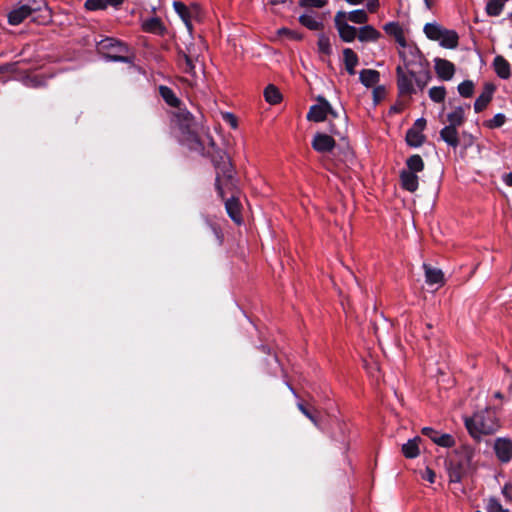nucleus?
<instances>
[{"label": "nucleus", "mask_w": 512, "mask_h": 512, "mask_svg": "<svg viewBox=\"0 0 512 512\" xmlns=\"http://www.w3.org/2000/svg\"><path fill=\"white\" fill-rule=\"evenodd\" d=\"M97 50L106 62H120L131 64L133 58L128 56L129 48L124 42L107 37L97 43Z\"/></svg>", "instance_id": "4"}, {"label": "nucleus", "mask_w": 512, "mask_h": 512, "mask_svg": "<svg viewBox=\"0 0 512 512\" xmlns=\"http://www.w3.org/2000/svg\"><path fill=\"white\" fill-rule=\"evenodd\" d=\"M449 68H450V78H451L454 73V65L452 63H450Z\"/></svg>", "instance_id": "58"}, {"label": "nucleus", "mask_w": 512, "mask_h": 512, "mask_svg": "<svg viewBox=\"0 0 512 512\" xmlns=\"http://www.w3.org/2000/svg\"><path fill=\"white\" fill-rule=\"evenodd\" d=\"M494 90H495V87H494L493 84L486 83L484 85V89H483L482 93L486 94V95H489V96H492V94L494 93Z\"/></svg>", "instance_id": "52"}, {"label": "nucleus", "mask_w": 512, "mask_h": 512, "mask_svg": "<svg viewBox=\"0 0 512 512\" xmlns=\"http://www.w3.org/2000/svg\"><path fill=\"white\" fill-rule=\"evenodd\" d=\"M493 66L497 75L502 79H508L511 75L510 64L503 56L494 58Z\"/></svg>", "instance_id": "24"}, {"label": "nucleus", "mask_w": 512, "mask_h": 512, "mask_svg": "<svg viewBox=\"0 0 512 512\" xmlns=\"http://www.w3.org/2000/svg\"><path fill=\"white\" fill-rule=\"evenodd\" d=\"M359 80L362 85L370 88L380 80V73L374 69H363L359 72Z\"/></svg>", "instance_id": "20"}, {"label": "nucleus", "mask_w": 512, "mask_h": 512, "mask_svg": "<svg viewBox=\"0 0 512 512\" xmlns=\"http://www.w3.org/2000/svg\"><path fill=\"white\" fill-rule=\"evenodd\" d=\"M286 385L288 386L290 391L296 396V392H295L294 388L289 383H286Z\"/></svg>", "instance_id": "60"}, {"label": "nucleus", "mask_w": 512, "mask_h": 512, "mask_svg": "<svg viewBox=\"0 0 512 512\" xmlns=\"http://www.w3.org/2000/svg\"><path fill=\"white\" fill-rule=\"evenodd\" d=\"M347 18L348 20L356 24H363L368 20L367 13L364 9H356L347 13L346 19Z\"/></svg>", "instance_id": "32"}, {"label": "nucleus", "mask_w": 512, "mask_h": 512, "mask_svg": "<svg viewBox=\"0 0 512 512\" xmlns=\"http://www.w3.org/2000/svg\"><path fill=\"white\" fill-rule=\"evenodd\" d=\"M223 117L226 120V122L231 125L232 128L237 127V119L232 113L227 112L224 114Z\"/></svg>", "instance_id": "49"}, {"label": "nucleus", "mask_w": 512, "mask_h": 512, "mask_svg": "<svg viewBox=\"0 0 512 512\" xmlns=\"http://www.w3.org/2000/svg\"><path fill=\"white\" fill-rule=\"evenodd\" d=\"M377 92H378V89H375V90H374V97H375V98H376V96H377Z\"/></svg>", "instance_id": "63"}, {"label": "nucleus", "mask_w": 512, "mask_h": 512, "mask_svg": "<svg viewBox=\"0 0 512 512\" xmlns=\"http://www.w3.org/2000/svg\"><path fill=\"white\" fill-rule=\"evenodd\" d=\"M469 435L476 441L494 435L501 428V421L495 408L485 407L463 418Z\"/></svg>", "instance_id": "2"}, {"label": "nucleus", "mask_w": 512, "mask_h": 512, "mask_svg": "<svg viewBox=\"0 0 512 512\" xmlns=\"http://www.w3.org/2000/svg\"><path fill=\"white\" fill-rule=\"evenodd\" d=\"M278 34L280 36H282V35L286 36L287 38L292 39V40H301L302 39L301 34H299L296 31L290 30L288 28H280L278 30Z\"/></svg>", "instance_id": "43"}, {"label": "nucleus", "mask_w": 512, "mask_h": 512, "mask_svg": "<svg viewBox=\"0 0 512 512\" xmlns=\"http://www.w3.org/2000/svg\"><path fill=\"white\" fill-rule=\"evenodd\" d=\"M435 70L439 77L448 80V61L441 58H435Z\"/></svg>", "instance_id": "33"}, {"label": "nucleus", "mask_w": 512, "mask_h": 512, "mask_svg": "<svg viewBox=\"0 0 512 512\" xmlns=\"http://www.w3.org/2000/svg\"><path fill=\"white\" fill-rule=\"evenodd\" d=\"M143 29L146 32L162 34L165 30L162 21L158 17H151L143 22Z\"/></svg>", "instance_id": "28"}, {"label": "nucleus", "mask_w": 512, "mask_h": 512, "mask_svg": "<svg viewBox=\"0 0 512 512\" xmlns=\"http://www.w3.org/2000/svg\"><path fill=\"white\" fill-rule=\"evenodd\" d=\"M401 184L404 189L409 192H414L418 188V176L407 170L400 173Z\"/></svg>", "instance_id": "22"}, {"label": "nucleus", "mask_w": 512, "mask_h": 512, "mask_svg": "<svg viewBox=\"0 0 512 512\" xmlns=\"http://www.w3.org/2000/svg\"><path fill=\"white\" fill-rule=\"evenodd\" d=\"M159 94L169 106L180 108L181 101L171 88L161 85L159 86Z\"/></svg>", "instance_id": "26"}, {"label": "nucleus", "mask_w": 512, "mask_h": 512, "mask_svg": "<svg viewBox=\"0 0 512 512\" xmlns=\"http://www.w3.org/2000/svg\"><path fill=\"white\" fill-rule=\"evenodd\" d=\"M492 96L481 93L474 103V109L476 112H481L491 101Z\"/></svg>", "instance_id": "37"}, {"label": "nucleus", "mask_w": 512, "mask_h": 512, "mask_svg": "<svg viewBox=\"0 0 512 512\" xmlns=\"http://www.w3.org/2000/svg\"><path fill=\"white\" fill-rule=\"evenodd\" d=\"M183 70L185 73L190 74L192 76L195 75V65L192 58L186 54H183Z\"/></svg>", "instance_id": "40"}, {"label": "nucleus", "mask_w": 512, "mask_h": 512, "mask_svg": "<svg viewBox=\"0 0 512 512\" xmlns=\"http://www.w3.org/2000/svg\"><path fill=\"white\" fill-rule=\"evenodd\" d=\"M502 492L507 500L512 501V484H506Z\"/></svg>", "instance_id": "50"}, {"label": "nucleus", "mask_w": 512, "mask_h": 512, "mask_svg": "<svg viewBox=\"0 0 512 512\" xmlns=\"http://www.w3.org/2000/svg\"><path fill=\"white\" fill-rule=\"evenodd\" d=\"M421 441L422 439L419 436L409 439L406 443L402 445L401 451L403 455L408 459L416 458L420 453L419 443Z\"/></svg>", "instance_id": "19"}, {"label": "nucleus", "mask_w": 512, "mask_h": 512, "mask_svg": "<svg viewBox=\"0 0 512 512\" xmlns=\"http://www.w3.org/2000/svg\"><path fill=\"white\" fill-rule=\"evenodd\" d=\"M423 269L425 272V282L429 286H435L438 288L444 283V273L441 269L433 267L429 264L424 263Z\"/></svg>", "instance_id": "16"}, {"label": "nucleus", "mask_w": 512, "mask_h": 512, "mask_svg": "<svg viewBox=\"0 0 512 512\" xmlns=\"http://www.w3.org/2000/svg\"><path fill=\"white\" fill-rule=\"evenodd\" d=\"M423 31L427 38L433 41H438L442 47L448 48V29H445L438 23L433 22L425 24Z\"/></svg>", "instance_id": "12"}, {"label": "nucleus", "mask_w": 512, "mask_h": 512, "mask_svg": "<svg viewBox=\"0 0 512 512\" xmlns=\"http://www.w3.org/2000/svg\"><path fill=\"white\" fill-rule=\"evenodd\" d=\"M264 98L269 104L275 105L282 100V95L276 86L269 84L264 90Z\"/></svg>", "instance_id": "29"}, {"label": "nucleus", "mask_w": 512, "mask_h": 512, "mask_svg": "<svg viewBox=\"0 0 512 512\" xmlns=\"http://www.w3.org/2000/svg\"><path fill=\"white\" fill-rule=\"evenodd\" d=\"M204 140L205 153L202 155L211 157L216 169V175L226 173L228 170L233 169L229 155L225 151L215 147V143L209 134L204 135Z\"/></svg>", "instance_id": "5"}, {"label": "nucleus", "mask_w": 512, "mask_h": 512, "mask_svg": "<svg viewBox=\"0 0 512 512\" xmlns=\"http://www.w3.org/2000/svg\"><path fill=\"white\" fill-rule=\"evenodd\" d=\"M317 102V104L310 107L307 119L314 122H323L326 120L328 111H331V104L323 96H318Z\"/></svg>", "instance_id": "11"}, {"label": "nucleus", "mask_w": 512, "mask_h": 512, "mask_svg": "<svg viewBox=\"0 0 512 512\" xmlns=\"http://www.w3.org/2000/svg\"><path fill=\"white\" fill-rule=\"evenodd\" d=\"M298 409L311 421L314 423V425H318L317 424V420L316 418L314 417V415L302 404V403H298Z\"/></svg>", "instance_id": "47"}, {"label": "nucleus", "mask_w": 512, "mask_h": 512, "mask_svg": "<svg viewBox=\"0 0 512 512\" xmlns=\"http://www.w3.org/2000/svg\"><path fill=\"white\" fill-rule=\"evenodd\" d=\"M318 46L321 52L329 54L330 53V43L329 39L325 36H321L318 40Z\"/></svg>", "instance_id": "45"}, {"label": "nucleus", "mask_w": 512, "mask_h": 512, "mask_svg": "<svg viewBox=\"0 0 512 512\" xmlns=\"http://www.w3.org/2000/svg\"><path fill=\"white\" fill-rule=\"evenodd\" d=\"M172 123L181 145L199 154L205 153L204 136L201 137L198 134V124L188 110L178 108L177 111L173 113Z\"/></svg>", "instance_id": "1"}, {"label": "nucleus", "mask_w": 512, "mask_h": 512, "mask_svg": "<svg viewBox=\"0 0 512 512\" xmlns=\"http://www.w3.org/2000/svg\"><path fill=\"white\" fill-rule=\"evenodd\" d=\"M487 512H508L507 509H504L500 502L495 498H490L486 505Z\"/></svg>", "instance_id": "39"}, {"label": "nucleus", "mask_w": 512, "mask_h": 512, "mask_svg": "<svg viewBox=\"0 0 512 512\" xmlns=\"http://www.w3.org/2000/svg\"><path fill=\"white\" fill-rule=\"evenodd\" d=\"M401 56L404 59L406 71L400 65L396 69L399 92L400 94L408 95L417 93V89L414 86L415 69L411 66L416 65L417 63L421 65L420 52L417 48H412L409 50L408 55L406 52H401Z\"/></svg>", "instance_id": "3"}, {"label": "nucleus", "mask_w": 512, "mask_h": 512, "mask_svg": "<svg viewBox=\"0 0 512 512\" xmlns=\"http://www.w3.org/2000/svg\"><path fill=\"white\" fill-rule=\"evenodd\" d=\"M445 94H446V91H445V88L443 86L442 87H432L429 90V97L434 102H442V101H444Z\"/></svg>", "instance_id": "36"}, {"label": "nucleus", "mask_w": 512, "mask_h": 512, "mask_svg": "<svg viewBox=\"0 0 512 512\" xmlns=\"http://www.w3.org/2000/svg\"><path fill=\"white\" fill-rule=\"evenodd\" d=\"M384 30L387 34L395 36L397 41L404 47L402 52L409 54V50L413 47H406L404 44L403 33L400 25L397 22H389L384 25Z\"/></svg>", "instance_id": "23"}, {"label": "nucleus", "mask_w": 512, "mask_h": 512, "mask_svg": "<svg viewBox=\"0 0 512 512\" xmlns=\"http://www.w3.org/2000/svg\"><path fill=\"white\" fill-rule=\"evenodd\" d=\"M380 37V33L370 25L360 28L358 32V39L361 42H374Z\"/></svg>", "instance_id": "27"}, {"label": "nucleus", "mask_w": 512, "mask_h": 512, "mask_svg": "<svg viewBox=\"0 0 512 512\" xmlns=\"http://www.w3.org/2000/svg\"><path fill=\"white\" fill-rule=\"evenodd\" d=\"M173 7L175 12L180 16V18L183 20L185 25L188 29H191V23H190V12L187 8V6L179 1L173 2Z\"/></svg>", "instance_id": "30"}, {"label": "nucleus", "mask_w": 512, "mask_h": 512, "mask_svg": "<svg viewBox=\"0 0 512 512\" xmlns=\"http://www.w3.org/2000/svg\"><path fill=\"white\" fill-rule=\"evenodd\" d=\"M440 138L448 143V125L444 126L440 131Z\"/></svg>", "instance_id": "54"}, {"label": "nucleus", "mask_w": 512, "mask_h": 512, "mask_svg": "<svg viewBox=\"0 0 512 512\" xmlns=\"http://www.w3.org/2000/svg\"><path fill=\"white\" fill-rule=\"evenodd\" d=\"M422 477L425 480L429 481L430 483H434L435 482V478H436V474H435V472L432 469L427 467L425 472L423 473Z\"/></svg>", "instance_id": "48"}, {"label": "nucleus", "mask_w": 512, "mask_h": 512, "mask_svg": "<svg viewBox=\"0 0 512 512\" xmlns=\"http://www.w3.org/2000/svg\"><path fill=\"white\" fill-rule=\"evenodd\" d=\"M335 144V140L325 133H316L311 143L313 149L319 153L332 151Z\"/></svg>", "instance_id": "15"}, {"label": "nucleus", "mask_w": 512, "mask_h": 512, "mask_svg": "<svg viewBox=\"0 0 512 512\" xmlns=\"http://www.w3.org/2000/svg\"><path fill=\"white\" fill-rule=\"evenodd\" d=\"M472 449L463 447L460 451H455V456L450 459V483L457 482L468 470L472 460Z\"/></svg>", "instance_id": "6"}, {"label": "nucleus", "mask_w": 512, "mask_h": 512, "mask_svg": "<svg viewBox=\"0 0 512 512\" xmlns=\"http://www.w3.org/2000/svg\"><path fill=\"white\" fill-rule=\"evenodd\" d=\"M493 448L498 460L502 463H507L512 459V441L509 438L495 439Z\"/></svg>", "instance_id": "13"}, {"label": "nucleus", "mask_w": 512, "mask_h": 512, "mask_svg": "<svg viewBox=\"0 0 512 512\" xmlns=\"http://www.w3.org/2000/svg\"><path fill=\"white\" fill-rule=\"evenodd\" d=\"M287 0H278V4L285 3Z\"/></svg>", "instance_id": "64"}, {"label": "nucleus", "mask_w": 512, "mask_h": 512, "mask_svg": "<svg viewBox=\"0 0 512 512\" xmlns=\"http://www.w3.org/2000/svg\"><path fill=\"white\" fill-rule=\"evenodd\" d=\"M225 209L229 217L237 224L241 223L240 203L238 197L233 193L225 200Z\"/></svg>", "instance_id": "17"}, {"label": "nucleus", "mask_w": 512, "mask_h": 512, "mask_svg": "<svg viewBox=\"0 0 512 512\" xmlns=\"http://www.w3.org/2000/svg\"><path fill=\"white\" fill-rule=\"evenodd\" d=\"M458 121H459V117L456 114L455 115L450 114V125L454 124L455 122H458ZM449 140H450V146L456 147V145L458 143L457 137H456V131L451 126H450Z\"/></svg>", "instance_id": "41"}, {"label": "nucleus", "mask_w": 512, "mask_h": 512, "mask_svg": "<svg viewBox=\"0 0 512 512\" xmlns=\"http://www.w3.org/2000/svg\"><path fill=\"white\" fill-rule=\"evenodd\" d=\"M346 15L347 13L344 11H338L335 15V26L338 30L340 38L344 42H352L355 40L356 37H358L357 29L349 25L346 21Z\"/></svg>", "instance_id": "9"}, {"label": "nucleus", "mask_w": 512, "mask_h": 512, "mask_svg": "<svg viewBox=\"0 0 512 512\" xmlns=\"http://www.w3.org/2000/svg\"><path fill=\"white\" fill-rule=\"evenodd\" d=\"M25 85L32 88H38L43 85V81L38 77H27L25 79Z\"/></svg>", "instance_id": "46"}, {"label": "nucleus", "mask_w": 512, "mask_h": 512, "mask_svg": "<svg viewBox=\"0 0 512 512\" xmlns=\"http://www.w3.org/2000/svg\"><path fill=\"white\" fill-rule=\"evenodd\" d=\"M272 360L274 361V363H275L276 365H278V359H277V357H276V356H275V357H273V358H272Z\"/></svg>", "instance_id": "61"}, {"label": "nucleus", "mask_w": 512, "mask_h": 512, "mask_svg": "<svg viewBox=\"0 0 512 512\" xmlns=\"http://www.w3.org/2000/svg\"><path fill=\"white\" fill-rule=\"evenodd\" d=\"M449 37H450L449 38L450 39L449 40L450 41L449 42L450 43V49H453V48H455L457 46L458 35H457V33L455 31L450 30V36Z\"/></svg>", "instance_id": "51"}, {"label": "nucleus", "mask_w": 512, "mask_h": 512, "mask_svg": "<svg viewBox=\"0 0 512 512\" xmlns=\"http://www.w3.org/2000/svg\"><path fill=\"white\" fill-rule=\"evenodd\" d=\"M328 115L332 117V120L329 123V132L331 134L343 137L347 128V117L345 115L340 116L332 106L331 111H328Z\"/></svg>", "instance_id": "14"}, {"label": "nucleus", "mask_w": 512, "mask_h": 512, "mask_svg": "<svg viewBox=\"0 0 512 512\" xmlns=\"http://www.w3.org/2000/svg\"><path fill=\"white\" fill-rule=\"evenodd\" d=\"M494 396H495V398H498V399H502V398H503V395H502V393H501V392H496V393L494 394Z\"/></svg>", "instance_id": "59"}, {"label": "nucleus", "mask_w": 512, "mask_h": 512, "mask_svg": "<svg viewBox=\"0 0 512 512\" xmlns=\"http://www.w3.org/2000/svg\"><path fill=\"white\" fill-rule=\"evenodd\" d=\"M378 5H379L378 0H367V3H366L367 9L370 12H374L376 10V8L378 7Z\"/></svg>", "instance_id": "53"}, {"label": "nucleus", "mask_w": 512, "mask_h": 512, "mask_svg": "<svg viewBox=\"0 0 512 512\" xmlns=\"http://www.w3.org/2000/svg\"><path fill=\"white\" fill-rule=\"evenodd\" d=\"M406 165L408 167L407 171L412 173L420 172L424 168L423 160L417 154L410 156L406 161Z\"/></svg>", "instance_id": "31"}, {"label": "nucleus", "mask_w": 512, "mask_h": 512, "mask_svg": "<svg viewBox=\"0 0 512 512\" xmlns=\"http://www.w3.org/2000/svg\"><path fill=\"white\" fill-rule=\"evenodd\" d=\"M422 434L440 447H448V433H441L432 427H423Z\"/></svg>", "instance_id": "18"}, {"label": "nucleus", "mask_w": 512, "mask_h": 512, "mask_svg": "<svg viewBox=\"0 0 512 512\" xmlns=\"http://www.w3.org/2000/svg\"><path fill=\"white\" fill-rule=\"evenodd\" d=\"M474 91V84L470 80L463 81L458 85V92L462 97H471Z\"/></svg>", "instance_id": "34"}, {"label": "nucleus", "mask_w": 512, "mask_h": 512, "mask_svg": "<svg viewBox=\"0 0 512 512\" xmlns=\"http://www.w3.org/2000/svg\"><path fill=\"white\" fill-rule=\"evenodd\" d=\"M343 60L347 73L349 75H354L356 73L355 67L359 63L358 55L352 49L345 48L343 50Z\"/></svg>", "instance_id": "21"}, {"label": "nucleus", "mask_w": 512, "mask_h": 512, "mask_svg": "<svg viewBox=\"0 0 512 512\" xmlns=\"http://www.w3.org/2000/svg\"><path fill=\"white\" fill-rule=\"evenodd\" d=\"M505 115L498 113L488 122V126L490 128H498L501 127L505 123Z\"/></svg>", "instance_id": "44"}, {"label": "nucleus", "mask_w": 512, "mask_h": 512, "mask_svg": "<svg viewBox=\"0 0 512 512\" xmlns=\"http://www.w3.org/2000/svg\"><path fill=\"white\" fill-rule=\"evenodd\" d=\"M85 7L91 11L103 10V9H105V1H103V0H86Z\"/></svg>", "instance_id": "42"}, {"label": "nucleus", "mask_w": 512, "mask_h": 512, "mask_svg": "<svg viewBox=\"0 0 512 512\" xmlns=\"http://www.w3.org/2000/svg\"><path fill=\"white\" fill-rule=\"evenodd\" d=\"M503 181L508 185L512 186V173H507L503 176Z\"/></svg>", "instance_id": "55"}, {"label": "nucleus", "mask_w": 512, "mask_h": 512, "mask_svg": "<svg viewBox=\"0 0 512 512\" xmlns=\"http://www.w3.org/2000/svg\"><path fill=\"white\" fill-rule=\"evenodd\" d=\"M271 4L272 5H277L278 4V0H271Z\"/></svg>", "instance_id": "62"}, {"label": "nucleus", "mask_w": 512, "mask_h": 512, "mask_svg": "<svg viewBox=\"0 0 512 512\" xmlns=\"http://www.w3.org/2000/svg\"><path fill=\"white\" fill-rule=\"evenodd\" d=\"M299 22L309 30L317 31L322 28V21L319 20L312 12H307L299 16Z\"/></svg>", "instance_id": "25"}, {"label": "nucleus", "mask_w": 512, "mask_h": 512, "mask_svg": "<svg viewBox=\"0 0 512 512\" xmlns=\"http://www.w3.org/2000/svg\"><path fill=\"white\" fill-rule=\"evenodd\" d=\"M350 5H359L362 4L365 0H345Z\"/></svg>", "instance_id": "56"}, {"label": "nucleus", "mask_w": 512, "mask_h": 512, "mask_svg": "<svg viewBox=\"0 0 512 512\" xmlns=\"http://www.w3.org/2000/svg\"><path fill=\"white\" fill-rule=\"evenodd\" d=\"M426 127V120L424 118H418L413 126L408 129L406 133V142L410 147L418 148L425 140V136L422 134Z\"/></svg>", "instance_id": "10"}, {"label": "nucleus", "mask_w": 512, "mask_h": 512, "mask_svg": "<svg viewBox=\"0 0 512 512\" xmlns=\"http://www.w3.org/2000/svg\"><path fill=\"white\" fill-rule=\"evenodd\" d=\"M261 350L264 352V353H269L270 350H269V347L267 345H261Z\"/></svg>", "instance_id": "57"}, {"label": "nucleus", "mask_w": 512, "mask_h": 512, "mask_svg": "<svg viewBox=\"0 0 512 512\" xmlns=\"http://www.w3.org/2000/svg\"><path fill=\"white\" fill-rule=\"evenodd\" d=\"M328 0H299V5L305 8H322Z\"/></svg>", "instance_id": "38"}, {"label": "nucleus", "mask_w": 512, "mask_h": 512, "mask_svg": "<svg viewBox=\"0 0 512 512\" xmlns=\"http://www.w3.org/2000/svg\"><path fill=\"white\" fill-rule=\"evenodd\" d=\"M215 187L217 194L221 199H225L226 191L230 192L231 195L234 193L238 195L237 180L234 177L233 169L228 170L226 173H220L216 175Z\"/></svg>", "instance_id": "7"}, {"label": "nucleus", "mask_w": 512, "mask_h": 512, "mask_svg": "<svg viewBox=\"0 0 512 512\" xmlns=\"http://www.w3.org/2000/svg\"><path fill=\"white\" fill-rule=\"evenodd\" d=\"M40 9L39 3L32 1V3H19L8 14V23L16 26L21 24L33 12Z\"/></svg>", "instance_id": "8"}, {"label": "nucleus", "mask_w": 512, "mask_h": 512, "mask_svg": "<svg viewBox=\"0 0 512 512\" xmlns=\"http://www.w3.org/2000/svg\"><path fill=\"white\" fill-rule=\"evenodd\" d=\"M427 72L421 67L419 71L415 70L414 86H417L419 90H422L427 82Z\"/></svg>", "instance_id": "35"}]
</instances>
